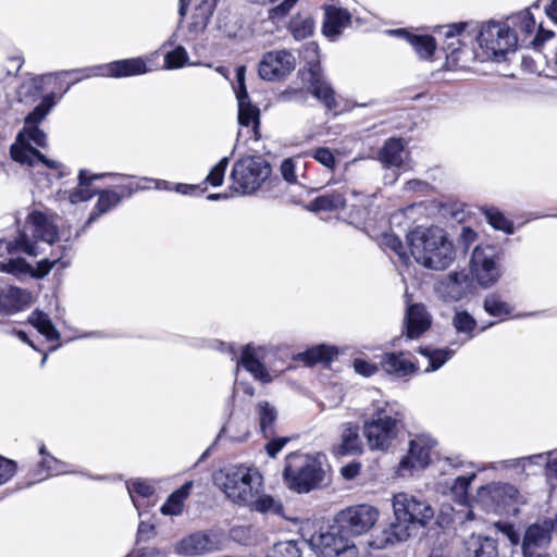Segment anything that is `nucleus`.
Listing matches in <instances>:
<instances>
[{
	"mask_svg": "<svg viewBox=\"0 0 557 557\" xmlns=\"http://www.w3.org/2000/svg\"><path fill=\"white\" fill-rule=\"evenodd\" d=\"M438 34L445 37V49L447 59L458 61V54L462 52L461 47L475 40L487 57L499 60L508 52L515 51L518 45V35L508 26L507 21H488L483 24L479 32L476 27L467 22L454 23L437 27Z\"/></svg>",
	"mask_w": 557,
	"mask_h": 557,
	"instance_id": "nucleus-1",
	"label": "nucleus"
},
{
	"mask_svg": "<svg viewBox=\"0 0 557 557\" xmlns=\"http://www.w3.org/2000/svg\"><path fill=\"white\" fill-rule=\"evenodd\" d=\"M57 104L54 92L45 95L38 106L34 108L24 119V127L18 132L14 144L10 148L14 161L35 166L38 163L59 171V177L66 175L65 168L58 161L48 159L39 150L32 146L46 147L47 135L39 128V124L46 119L52 108Z\"/></svg>",
	"mask_w": 557,
	"mask_h": 557,
	"instance_id": "nucleus-2",
	"label": "nucleus"
},
{
	"mask_svg": "<svg viewBox=\"0 0 557 557\" xmlns=\"http://www.w3.org/2000/svg\"><path fill=\"white\" fill-rule=\"evenodd\" d=\"M394 522L376 537L371 545L385 548L396 542H405L411 535V529L425 527L434 517L432 506L424 499L406 492L397 493L392 499Z\"/></svg>",
	"mask_w": 557,
	"mask_h": 557,
	"instance_id": "nucleus-3",
	"label": "nucleus"
},
{
	"mask_svg": "<svg viewBox=\"0 0 557 557\" xmlns=\"http://www.w3.org/2000/svg\"><path fill=\"white\" fill-rule=\"evenodd\" d=\"M405 408L397 401L374 400L363 414L362 433L371 450L386 451L404 428Z\"/></svg>",
	"mask_w": 557,
	"mask_h": 557,
	"instance_id": "nucleus-4",
	"label": "nucleus"
},
{
	"mask_svg": "<svg viewBox=\"0 0 557 557\" xmlns=\"http://www.w3.org/2000/svg\"><path fill=\"white\" fill-rule=\"evenodd\" d=\"M407 239L412 257L426 269L446 270L456 258L454 245L441 227H417L407 235Z\"/></svg>",
	"mask_w": 557,
	"mask_h": 557,
	"instance_id": "nucleus-5",
	"label": "nucleus"
},
{
	"mask_svg": "<svg viewBox=\"0 0 557 557\" xmlns=\"http://www.w3.org/2000/svg\"><path fill=\"white\" fill-rule=\"evenodd\" d=\"M284 482L296 493L305 494L326 483L323 457L292 453L286 457L283 470Z\"/></svg>",
	"mask_w": 557,
	"mask_h": 557,
	"instance_id": "nucleus-6",
	"label": "nucleus"
},
{
	"mask_svg": "<svg viewBox=\"0 0 557 557\" xmlns=\"http://www.w3.org/2000/svg\"><path fill=\"white\" fill-rule=\"evenodd\" d=\"M214 483L235 504L248 505L260 493L262 475L252 467L231 466L214 475Z\"/></svg>",
	"mask_w": 557,
	"mask_h": 557,
	"instance_id": "nucleus-7",
	"label": "nucleus"
},
{
	"mask_svg": "<svg viewBox=\"0 0 557 557\" xmlns=\"http://www.w3.org/2000/svg\"><path fill=\"white\" fill-rule=\"evenodd\" d=\"M270 163L261 156L238 159L231 171L232 187L240 196L252 195L271 175Z\"/></svg>",
	"mask_w": 557,
	"mask_h": 557,
	"instance_id": "nucleus-8",
	"label": "nucleus"
},
{
	"mask_svg": "<svg viewBox=\"0 0 557 557\" xmlns=\"http://www.w3.org/2000/svg\"><path fill=\"white\" fill-rule=\"evenodd\" d=\"M149 72V67L146 63V60L141 57L123 59L113 61L107 64H100L95 66H88L84 69H75L70 71H62L57 73V76L61 75H75V79L67 85L64 92H66L71 85L89 77H113V78H122V77H131L143 75Z\"/></svg>",
	"mask_w": 557,
	"mask_h": 557,
	"instance_id": "nucleus-9",
	"label": "nucleus"
},
{
	"mask_svg": "<svg viewBox=\"0 0 557 557\" xmlns=\"http://www.w3.org/2000/svg\"><path fill=\"white\" fill-rule=\"evenodd\" d=\"M502 252L491 245H478L471 256L470 267L478 283L483 287L495 284L500 275Z\"/></svg>",
	"mask_w": 557,
	"mask_h": 557,
	"instance_id": "nucleus-10",
	"label": "nucleus"
},
{
	"mask_svg": "<svg viewBox=\"0 0 557 557\" xmlns=\"http://www.w3.org/2000/svg\"><path fill=\"white\" fill-rule=\"evenodd\" d=\"M377 508L368 504L349 506L341 510L335 522L350 536H359L369 532L379 520Z\"/></svg>",
	"mask_w": 557,
	"mask_h": 557,
	"instance_id": "nucleus-11",
	"label": "nucleus"
},
{
	"mask_svg": "<svg viewBox=\"0 0 557 557\" xmlns=\"http://www.w3.org/2000/svg\"><path fill=\"white\" fill-rule=\"evenodd\" d=\"M343 533L345 530L336 523L313 537L312 542L320 549L322 557H358L357 546Z\"/></svg>",
	"mask_w": 557,
	"mask_h": 557,
	"instance_id": "nucleus-12",
	"label": "nucleus"
},
{
	"mask_svg": "<svg viewBox=\"0 0 557 557\" xmlns=\"http://www.w3.org/2000/svg\"><path fill=\"white\" fill-rule=\"evenodd\" d=\"M554 533L557 534V513L529 525L521 542L523 557H535L539 549L547 548Z\"/></svg>",
	"mask_w": 557,
	"mask_h": 557,
	"instance_id": "nucleus-13",
	"label": "nucleus"
},
{
	"mask_svg": "<svg viewBox=\"0 0 557 557\" xmlns=\"http://www.w3.org/2000/svg\"><path fill=\"white\" fill-rule=\"evenodd\" d=\"M435 444L434 440L425 436H419L410 441L408 454L398 465V474L405 476L408 473L428 467L431 459V449Z\"/></svg>",
	"mask_w": 557,
	"mask_h": 557,
	"instance_id": "nucleus-14",
	"label": "nucleus"
},
{
	"mask_svg": "<svg viewBox=\"0 0 557 557\" xmlns=\"http://www.w3.org/2000/svg\"><path fill=\"white\" fill-rule=\"evenodd\" d=\"M473 288V281L466 270L454 271L447 274L435 285L436 295L446 302L461 300Z\"/></svg>",
	"mask_w": 557,
	"mask_h": 557,
	"instance_id": "nucleus-15",
	"label": "nucleus"
},
{
	"mask_svg": "<svg viewBox=\"0 0 557 557\" xmlns=\"http://www.w3.org/2000/svg\"><path fill=\"white\" fill-rule=\"evenodd\" d=\"M296 65L295 57L287 50H273L263 54L259 75L265 81H276L288 75Z\"/></svg>",
	"mask_w": 557,
	"mask_h": 557,
	"instance_id": "nucleus-16",
	"label": "nucleus"
},
{
	"mask_svg": "<svg viewBox=\"0 0 557 557\" xmlns=\"http://www.w3.org/2000/svg\"><path fill=\"white\" fill-rule=\"evenodd\" d=\"M218 549V542L207 532L191 533L183 537L174 546L175 554L185 557L201 556Z\"/></svg>",
	"mask_w": 557,
	"mask_h": 557,
	"instance_id": "nucleus-17",
	"label": "nucleus"
},
{
	"mask_svg": "<svg viewBox=\"0 0 557 557\" xmlns=\"http://www.w3.org/2000/svg\"><path fill=\"white\" fill-rule=\"evenodd\" d=\"M304 79L308 83L312 96L321 101L327 110L336 108L334 89L325 79L319 64H312Z\"/></svg>",
	"mask_w": 557,
	"mask_h": 557,
	"instance_id": "nucleus-18",
	"label": "nucleus"
},
{
	"mask_svg": "<svg viewBox=\"0 0 557 557\" xmlns=\"http://www.w3.org/2000/svg\"><path fill=\"white\" fill-rule=\"evenodd\" d=\"M494 324L495 322H490L478 329V322L472 314L467 310H456L451 318V325L460 338L453 342L451 346H457V348L461 347L469 341L473 339L478 333L484 332Z\"/></svg>",
	"mask_w": 557,
	"mask_h": 557,
	"instance_id": "nucleus-19",
	"label": "nucleus"
},
{
	"mask_svg": "<svg viewBox=\"0 0 557 557\" xmlns=\"http://www.w3.org/2000/svg\"><path fill=\"white\" fill-rule=\"evenodd\" d=\"M25 228L32 232L34 239L53 244L58 239V227L53 218L45 212L34 210L27 215Z\"/></svg>",
	"mask_w": 557,
	"mask_h": 557,
	"instance_id": "nucleus-20",
	"label": "nucleus"
},
{
	"mask_svg": "<svg viewBox=\"0 0 557 557\" xmlns=\"http://www.w3.org/2000/svg\"><path fill=\"white\" fill-rule=\"evenodd\" d=\"M382 369L396 379H407L419 371L418 366L405 352H386L381 359Z\"/></svg>",
	"mask_w": 557,
	"mask_h": 557,
	"instance_id": "nucleus-21",
	"label": "nucleus"
},
{
	"mask_svg": "<svg viewBox=\"0 0 557 557\" xmlns=\"http://www.w3.org/2000/svg\"><path fill=\"white\" fill-rule=\"evenodd\" d=\"M38 453L40 460L32 472L33 481L29 484L67 472L66 463L50 455L44 443L39 445Z\"/></svg>",
	"mask_w": 557,
	"mask_h": 557,
	"instance_id": "nucleus-22",
	"label": "nucleus"
},
{
	"mask_svg": "<svg viewBox=\"0 0 557 557\" xmlns=\"http://www.w3.org/2000/svg\"><path fill=\"white\" fill-rule=\"evenodd\" d=\"M126 177L124 174L117 173H100L91 174L88 170H81L78 173V186L72 190L64 191L71 203H79L87 201L92 198L95 190L91 189L90 185L94 181L101 180L103 177Z\"/></svg>",
	"mask_w": 557,
	"mask_h": 557,
	"instance_id": "nucleus-23",
	"label": "nucleus"
},
{
	"mask_svg": "<svg viewBox=\"0 0 557 557\" xmlns=\"http://www.w3.org/2000/svg\"><path fill=\"white\" fill-rule=\"evenodd\" d=\"M432 323L431 314L422 304H413L407 308L405 325L409 338H419L425 333Z\"/></svg>",
	"mask_w": 557,
	"mask_h": 557,
	"instance_id": "nucleus-24",
	"label": "nucleus"
},
{
	"mask_svg": "<svg viewBox=\"0 0 557 557\" xmlns=\"http://www.w3.org/2000/svg\"><path fill=\"white\" fill-rule=\"evenodd\" d=\"M236 98L238 102V123L242 127H251L250 131H247L251 133L249 137H253L257 140L259 138L260 110L257 106L252 104L248 94Z\"/></svg>",
	"mask_w": 557,
	"mask_h": 557,
	"instance_id": "nucleus-25",
	"label": "nucleus"
},
{
	"mask_svg": "<svg viewBox=\"0 0 557 557\" xmlns=\"http://www.w3.org/2000/svg\"><path fill=\"white\" fill-rule=\"evenodd\" d=\"M349 23L350 13L347 10L329 5L325 8L322 32L327 38L335 40Z\"/></svg>",
	"mask_w": 557,
	"mask_h": 557,
	"instance_id": "nucleus-26",
	"label": "nucleus"
},
{
	"mask_svg": "<svg viewBox=\"0 0 557 557\" xmlns=\"http://www.w3.org/2000/svg\"><path fill=\"white\" fill-rule=\"evenodd\" d=\"M337 457L357 455L362 453V442L359 436V428L351 423H344L342 426L341 443L333 447Z\"/></svg>",
	"mask_w": 557,
	"mask_h": 557,
	"instance_id": "nucleus-27",
	"label": "nucleus"
},
{
	"mask_svg": "<svg viewBox=\"0 0 557 557\" xmlns=\"http://www.w3.org/2000/svg\"><path fill=\"white\" fill-rule=\"evenodd\" d=\"M405 157V146L400 138H389L379 150V160L387 169H403Z\"/></svg>",
	"mask_w": 557,
	"mask_h": 557,
	"instance_id": "nucleus-28",
	"label": "nucleus"
},
{
	"mask_svg": "<svg viewBox=\"0 0 557 557\" xmlns=\"http://www.w3.org/2000/svg\"><path fill=\"white\" fill-rule=\"evenodd\" d=\"M258 350H260V348L257 349L251 344L244 346L240 358L237 360V366L240 364L244 369L250 372L255 379L262 383H269L271 381V375L264 364L258 359Z\"/></svg>",
	"mask_w": 557,
	"mask_h": 557,
	"instance_id": "nucleus-29",
	"label": "nucleus"
},
{
	"mask_svg": "<svg viewBox=\"0 0 557 557\" xmlns=\"http://www.w3.org/2000/svg\"><path fill=\"white\" fill-rule=\"evenodd\" d=\"M28 293L14 286H0V313L22 310L28 301Z\"/></svg>",
	"mask_w": 557,
	"mask_h": 557,
	"instance_id": "nucleus-30",
	"label": "nucleus"
},
{
	"mask_svg": "<svg viewBox=\"0 0 557 557\" xmlns=\"http://www.w3.org/2000/svg\"><path fill=\"white\" fill-rule=\"evenodd\" d=\"M388 33L408 41L422 59L431 58L435 51L436 44L432 36L411 34L404 28L392 29Z\"/></svg>",
	"mask_w": 557,
	"mask_h": 557,
	"instance_id": "nucleus-31",
	"label": "nucleus"
},
{
	"mask_svg": "<svg viewBox=\"0 0 557 557\" xmlns=\"http://www.w3.org/2000/svg\"><path fill=\"white\" fill-rule=\"evenodd\" d=\"M463 545L466 557H498L497 544L492 537L472 534Z\"/></svg>",
	"mask_w": 557,
	"mask_h": 557,
	"instance_id": "nucleus-32",
	"label": "nucleus"
},
{
	"mask_svg": "<svg viewBox=\"0 0 557 557\" xmlns=\"http://www.w3.org/2000/svg\"><path fill=\"white\" fill-rule=\"evenodd\" d=\"M97 194L98 200L86 221V226L94 223L100 215L116 208L122 201L121 195L114 189H102Z\"/></svg>",
	"mask_w": 557,
	"mask_h": 557,
	"instance_id": "nucleus-33",
	"label": "nucleus"
},
{
	"mask_svg": "<svg viewBox=\"0 0 557 557\" xmlns=\"http://www.w3.org/2000/svg\"><path fill=\"white\" fill-rule=\"evenodd\" d=\"M511 32L518 35V41L521 39L524 41L535 30V20L533 14L529 10L520 11L506 18Z\"/></svg>",
	"mask_w": 557,
	"mask_h": 557,
	"instance_id": "nucleus-34",
	"label": "nucleus"
},
{
	"mask_svg": "<svg viewBox=\"0 0 557 557\" xmlns=\"http://www.w3.org/2000/svg\"><path fill=\"white\" fill-rule=\"evenodd\" d=\"M259 428L265 438L274 434V426L277 420V410L267 400L259 401L256 406Z\"/></svg>",
	"mask_w": 557,
	"mask_h": 557,
	"instance_id": "nucleus-35",
	"label": "nucleus"
},
{
	"mask_svg": "<svg viewBox=\"0 0 557 557\" xmlns=\"http://www.w3.org/2000/svg\"><path fill=\"white\" fill-rule=\"evenodd\" d=\"M457 346L453 348L444 347V348H431V347H421L419 352L429 360V366L424 370V372L436 371L441 367H443L448 360L453 358V356L457 351Z\"/></svg>",
	"mask_w": 557,
	"mask_h": 557,
	"instance_id": "nucleus-36",
	"label": "nucleus"
},
{
	"mask_svg": "<svg viewBox=\"0 0 557 557\" xmlns=\"http://www.w3.org/2000/svg\"><path fill=\"white\" fill-rule=\"evenodd\" d=\"M193 481L184 483L178 490L174 491L161 507V512L165 516H178L183 511L185 499L188 497L193 487Z\"/></svg>",
	"mask_w": 557,
	"mask_h": 557,
	"instance_id": "nucleus-37",
	"label": "nucleus"
},
{
	"mask_svg": "<svg viewBox=\"0 0 557 557\" xmlns=\"http://www.w3.org/2000/svg\"><path fill=\"white\" fill-rule=\"evenodd\" d=\"M486 491L497 506H508L511 503H516L519 497L518 488L509 483L493 484Z\"/></svg>",
	"mask_w": 557,
	"mask_h": 557,
	"instance_id": "nucleus-38",
	"label": "nucleus"
},
{
	"mask_svg": "<svg viewBox=\"0 0 557 557\" xmlns=\"http://www.w3.org/2000/svg\"><path fill=\"white\" fill-rule=\"evenodd\" d=\"M346 199L343 193H325L310 202L312 211H334L345 207Z\"/></svg>",
	"mask_w": 557,
	"mask_h": 557,
	"instance_id": "nucleus-39",
	"label": "nucleus"
},
{
	"mask_svg": "<svg viewBox=\"0 0 557 557\" xmlns=\"http://www.w3.org/2000/svg\"><path fill=\"white\" fill-rule=\"evenodd\" d=\"M337 349L333 346L318 345L307 349L300 355V359L308 366L319 362H330L337 355Z\"/></svg>",
	"mask_w": 557,
	"mask_h": 557,
	"instance_id": "nucleus-40",
	"label": "nucleus"
},
{
	"mask_svg": "<svg viewBox=\"0 0 557 557\" xmlns=\"http://www.w3.org/2000/svg\"><path fill=\"white\" fill-rule=\"evenodd\" d=\"M29 322L48 341H58L60 338V332L55 329L47 313L34 311L29 317Z\"/></svg>",
	"mask_w": 557,
	"mask_h": 557,
	"instance_id": "nucleus-41",
	"label": "nucleus"
},
{
	"mask_svg": "<svg viewBox=\"0 0 557 557\" xmlns=\"http://www.w3.org/2000/svg\"><path fill=\"white\" fill-rule=\"evenodd\" d=\"M126 487L134 506L138 510V515L141 516L140 507L143 504L139 503L138 498H149L152 496L154 493V486L147 480L137 479L132 483H127Z\"/></svg>",
	"mask_w": 557,
	"mask_h": 557,
	"instance_id": "nucleus-42",
	"label": "nucleus"
},
{
	"mask_svg": "<svg viewBox=\"0 0 557 557\" xmlns=\"http://www.w3.org/2000/svg\"><path fill=\"white\" fill-rule=\"evenodd\" d=\"M483 308L488 315L505 320L510 315L512 308L497 294L487 295L483 301Z\"/></svg>",
	"mask_w": 557,
	"mask_h": 557,
	"instance_id": "nucleus-43",
	"label": "nucleus"
},
{
	"mask_svg": "<svg viewBox=\"0 0 557 557\" xmlns=\"http://www.w3.org/2000/svg\"><path fill=\"white\" fill-rule=\"evenodd\" d=\"M483 214L493 228L503 231L506 234H513L515 226L512 221L506 218L499 209L486 207L483 209Z\"/></svg>",
	"mask_w": 557,
	"mask_h": 557,
	"instance_id": "nucleus-44",
	"label": "nucleus"
},
{
	"mask_svg": "<svg viewBox=\"0 0 557 557\" xmlns=\"http://www.w3.org/2000/svg\"><path fill=\"white\" fill-rule=\"evenodd\" d=\"M288 29L296 40H302L312 35L314 22L310 16L298 14L290 20Z\"/></svg>",
	"mask_w": 557,
	"mask_h": 557,
	"instance_id": "nucleus-45",
	"label": "nucleus"
},
{
	"mask_svg": "<svg viewBox=\"0 0 557 557\" xmlns=\"http://www.w3.org/2000/svg\"><path fill=\"white\" fill-rule=\"evenodd\" d=\"M7 249L10 253L15 252H25L28 256L37 255V247L35 240L29 238L26 231H23L18 234V236L7 244Z\"/></svg>",
	"mask_w": 557,
	"mask_h": 557,
	"instance_id": "nucleus-46",
	"label": "nucleus"
},
{
	"mask_svg": "<svg viewBox=\"0 0 557 557\" xmlns=\"http://www.w3.org/2000/svg\"><path fill=\"white\" fill-rule=\"evenodd\" d=\"M51 74L33 77L29 81L24 82L18 90V96L22 98L30 97L34 100L41 95L44 91V84L46 79H50Z\"/></svg>",
	"mask_w": 557,
	"mask_h": 557,
	"instance_id": "nucleus-47",
	"label": "nucleus"
},
{
	"mask_svg": "<svg viewBox=\"0 0 557 557\" xmlns=\"http://www.w3.org/2000/svg\"><path fill=\"white\" fill-rule=\"evenodd\" d=\"M248 506H251L255 510L268 513L272 512L275 515H281L283 512V506L280 502L275 500L270 495H257L253 502L248 504Z\"/></svg>",
	"mask_w": 557,
	"mask_h": 557,
	"instance_id": "nucleus-48",
	"label": "nucleus"
},
{
	"mask_svg": "<svg viewBox=\"0 0 557 557\" xmlns=\"http://www.w3.org/2000/svg\"><path fill=\"white\" fill-rule=\"evenodd\" d=\"M188 53L183 46H177L164 55V67L168 70L181 69L188 64Z\"/></svg>",
	"mask_w": 557,
	"mask_h": 557,
	"instance_id": "nucleus-49",
	"label": "nucleus"
},
{
	"mask_svg": "<svg viewBox=\"0 0 557 557\" xmlns=\"http://www.w3.org/2000/svg\"><path fill=\"white\" fill-rule=\"evenodd\" d=\"M55 265H60V268H65L67 265V263L64 262L62 260V258H55L53 260L45 258V259L38 261L35 268H33L30 265V271L28 272V274H30V276H33L35 278H42Z\"/></svg>",
	"mask_w": 557,
	"mask_h": 557,
	"instance_id": "nucleus-50",
	"label": "nucleus"
},
{
	"mask_svg": "<svg viewBox=\"0 0 557 557\" xmlns=\"http://www.w3.org/2000/svg\"><path fill=\"white\" fill-rule=\"evenodd\" d=\"M0 271L18 276L28 274L30 271V264L27 263L23 258H12L0 262Z\"/></svg>",
	"mask_w": 557,
	"mask_h": 557,
	"instance_id": "nucleus-51",
	"label": "nucleus"
},
{
	"mask_svg": "<svg viewBox=\"0 0 557 557\" xmlns=\"http://www.w3.org/2000/svg\"><path fill=\"white\" fill-rule=\"evenodd\" d=\"M230 163V157L222 158L209 172L206 182L213 187H219L224 182L226 169Z\"/></svg>",
	"mask_w": 557,
	"mask_h": 557,
	"instance_id": "nucleus-52",
	"label": "nucleus"
},
{
	"mask_svg": "<svg viewBox=\"0 0 557 557\" xmlns=\"http://www.w3.org/2000/svg\"><path fill=\"white\" fill-rule=\"evenodd\" d=\"M307 156L313 158L315 161H318L320 164H322L323 166L331 171H333L336 168L337 161L330 148L319 147L307 152Z\"/></svg>",
	"mask_w": 557,
	"mask_h": 557,
	"instance_id": "nucleus-53",
	"label": "nucleus"
},
{
	"mask_svg": "<svg viewBox=\"0 0 557 557\" xmlns=\"http://www.w3.org/2000/svg\"><path fill=\"white\" fill-rule=\"evenodd\" d=\"M475 478V473L472 472L468 475H460L455 479L454 484L451 486V492L459 497L460 499H463L467 497L469 486L473 479Z\"/></svg>",
	"mask_w": 557,
	"mask_h": 557,
	"instance_id": "nucleus-54",
	"label": "nucleus"
},
{
	"mask_svg": "<svg viewBox=\"0 0 557 557\" xmlns=\"http://www.w3.org/2000/svg\"><path fill=\"white\" fill-rule=\"evenodd\" d=\"M17 466L15 461L0 456V485L5 484L15 474Z\"/></svg>",
	"mask_w": 557,
	"mask_h": 557,
	"instance_id": "nucleus-55",
	"label": "nucleus"
},
{
	"mask_svg": "<svg viewBox=\"0 0 557 557\" xmlns=\"http://www.w3.org/2000/svg\"><path fill=\"white\" fill-rule=\"evenodd\" d=\"M298 0H284L269 10V18L273 22L285 17Z\"/></svg>",
	"mask_w": 557,
	"mask_h": 557,
	"instance_id": "nucleus-56",
	"label": "nucleus"
},
{
	"mask_svg": "<svg viewBox=\"0 0 557 557\" xmlns=\"http://www.w3.org/2000/svg\"><path fill=\"white\" fill-rule=\"evenodd\" d=\"M495 527L508 539L511 545L517 546L520 543V533L515 529L513 524L509 522H498Z\"/></svg>",
	"mask_w": 557,
	"mask_h": 557,
	"instance_id": "nucleus-57",
	"label": "nucleus"
},
{
	"mask_svg": "<svg viewBox=\"0 0 557 557\" xmlns=\"http://www.w3.org/2000/svg\"><path fill=\"white\" fill-rule=\"evenodd\" d=\"M354 369L358 374L366 377L374 375L379 370L376 364L363 359H355Z\"/></svg>",
	"mask_w": 557,
	"mask_h": 557,
	"instance_id": "nucleus-58",
	"label": "nucleus"
},
{
	"mask_svg": "<svg viewBox=\"0 0 557 557\" xmlns=\"http://www.w3.org/2000/svg\"><path fill=\"white\" fill-rule=\"evenodd\" d=\"M157 534L153 523L148 521H140L137 530V542H147L154 537Z\"/></svg>",
	"mask_w": 557,
	"mask_h": 557,
	"instance_id": "nucleus-59",
	"label": "nucleus"
},
{
	"mask_svg": "<svg viewBox=\"0 0 557 557\" xmlns=\"http://www.w3.org/2000/svg\"><path fill=\"white\" fill-rule=\"evenodd\" d=\"M384 243L387 247H389L398 256V258L401 262H404V263L407 262L408 257L404 250V245L398 237L386 236Z\"/></svg>",
	"mask_w": 557,
	"mask_h": 557,
	"instance_id": "nucleus-60",
	"label": "nucleus"
},
{
	"mask_svg": "<svg viewBox=\"0 0 557 557\" xmlns=\"http://www.w3.org/2000/svg\"><path fill=\"white\" fill-rule=\"evenodd\" d=\"M121 197H131L133 194L139 190L149 189L150 186L146 185L144 182H140V178L136 183H128L124 185H119Z\"/></svg>",
	"mask_w": 557,
	"mask_h": 557,
	"instance_id": "nucleus-61",
	"label": "nucleus"
},
{
	"mask_svg": "<svg viewBox=\"0 0 557 557\" xmlns=\"http://www.w3.org/2000/svg\"><path fill=\"white\" fill-rule=\"evenodd\" d=\"M288 441V437L272 438L265 445L267 454L272 458L276 457V455L283 449V447L287 444Z\"/></svg>",
	"mask_w": 557,
	"mask_h": 557,
	"instance_id": "nucleus-62",
	"label": "nucleus"
},
{
	"mask_svg": "<svg viewBox=\"0 0 557 557\" xmlns=\"http://www.w3.org/2000/svg\"><path fill=\"white\" fill-rule=\"evenodd\" d=\"M281 172L286 182H288V183L296 182L297 177H296V173H295V165L290 159H286L283 161V163L281 165Z\"/></svg>",
	"mask_w": 557,
	"mask_h": 557,
	"instance_id": "nucleus-63",
	"label": "nucleus"
},
{
	"mask_svg": "<svg viewBox=\"0 0 557 557\" xmlns=\"http://www.w3.org/2000/svg\"><path fill=\"white\" fill-rule=\"evenodd\" d=\"M283 101H301L306 100V92L302 89H288L281 94Z\"/></svg>",
	"mask_w": 557,
	"mask_h": 557,
	"instance_id": "nucleus-64",
	"label": "nucleus"
}]
</instances>
